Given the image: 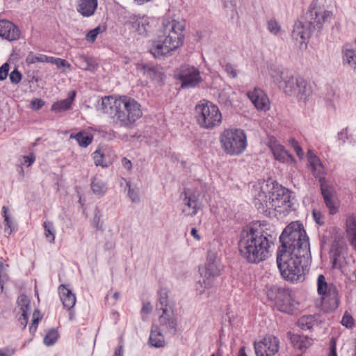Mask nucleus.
<instances>
[{"label":"nucleus","mask_w":356,"mask_h":356,"mask_svg":"<svg viewBox=\"0 0 356 356\" xmlns=\"http://www.w3.org/2000/svg\"><path fill=\"white\" fill-rule=\"evenodd\" d=\"M310 344V341L307 338L300 337V344L298 346L300 349L307 348Z\"/></svg>","instance_id":"obj_61"},{"label":"nucleus","mask_w":356,"mask_h":356,"mask_svg":"<svg viewBox=\"0 0 356 356\" xmlns=\"http://www.w3.org/2000/svg\"><path fill=\"white\" fill-rule=\"evenodd\" d=\"M224 70L227 72V74L233 79L237 77L238 73L236 68V66L231 63H226L224 66Z\"/></svg>","instance_id":"obj_47"},{"label":"nucleus","mask_w":356,"mask_h":356,"mask_svg":"<svg viewBox=\"0 0 356 356\" xmlns=\"http://www.w3.org/2000/svg\"><path fill=\"white\" fill-rule=\"evenodd\" d=\"M273 241V236L267 231L253 228L243 229L240 234L239 252L249 263L259 264L268 257Z\"/></svg>","instance_id":"obj_2"},{"label":"nucleus","mask_w":356,"mask_h":356,"mask_svg":"<svg viewBox=\"0 0 356 356\" xmlns=\"http://www.w3.org/2000/svg\"><path fill=\"white\" fill-rule=\"evenodd\" d=\"M8 265L0 261V291L2 292L3 284L8 280Z\"/></svg>","instance_id":"obj_39"},{"label":"nucleus","mask_w":356,"mask_h":356,"mask_svg":"<svg viewBox=\"0 0 356 356\" xmlns=\"http://www.w3.org/2000/svg\"><path fill=\"white\" fill-rule=\"evenodd\" d=\"M3 211L5 221L4 232L6 234L10 235L13 232L12 222L8 215L7 214V209L6 207H3Z\"/></svg>","instance_id":"obj_45"},{"label":"nucleus","mask_w":356,"mask_h":356,"mask_svg":"<svg viewBox=\"0 0 356 356\" xmlns=\"http://www.w3.org/2000/svg\"><path fill=\"white\" fill-rule=\"evenodd\" d=\"M20 30L10 21L0 20V37L8 41H15L20 37Z\"/></svg>","instance_id":"obj_18"},{"label":"nucleus","mask_w":356,"mask_h":356,"mask_svg":"<svg viewBox=\"0 0 356 356\" xmlns=\"http://www.w3.org/2000/svg\"><path fill=\"white\" fill-rule=\"evenodd\" d=\"M94 162L96 165L107 167L108 163L104 161V154L100 149H97L93 153Z\"/></svg>","instance_id":"obj_42"},{"label":"nucleus","mask_w":356,"mask_h":356,"mask_svg":"<svg viewBox=\"0 0 356 356\" xmlns=\"http://www.w3.org/2000/svg\"><path fill=\"white\" fill-rule=\"evenodd\" d=\"M201 277L195 284V289L200 294L206 293L207 291L211 289L214 285L215 278L200 272Z\"/></svg>","instance_id":"obj_26"},{"label":"nucleus","mask_w":356,"mask_h":356,"mask_svg":"<svg viewBox=\"0 0 356 356\" xmlns=\"http://www.w3.org/2000/svg\"><path fill=\"white\" fill-rule=\"evenodd\" d=\"M313 216L317 224L322 225L324 223L323 216L320 211L314 210Z\"/></svg>","instance_id":"obj_57"},{"label":"nucleus","mask_w":356,"mask_h":356,"mask_svg":"<svg viewBox=\"0 0 356 356\" xmlns=\"http://www.w3.org/2000/svg\"><path fill=\"white\" fill-rule=\"evenodd\" d=\"M291 145L293 147L297 155L299 157H302L304 155V152L302 149V148L299 146L298 142L295 140L294 139L291 140Z\"/></svg>","instance_id":"obj_58"},{"label":"nucleus","mask_w":356,"mask_h":356,"mask_svg":"<svg viewBox=\"0 0 356 356\" xmlns=\"http://www.w3.org/2000/svg\"><path fill=\"white\" fill-rule=\"evenodd\" d=\"M44 105V102L40 99H33L31 102V107L33 110H39Z\"/></svg>","instance_id":"obj_53"},{"label":"nucleus","mask_w":356,"mask_h":356,"mask_svg":"<svg viewBox=\"0 0 356 356\" xmlns=\"http://www.w3.org/2000/svg\"><path fill=\"white\" fill-rule=\"evenodd\" d=\"M221 270L222 266L216 253L208 252L204 267L200 269V272L216 278L220 275Z\"/></svg>","instance_id":"obj_16"},{"label":"nucleus","mask_w":356,"mask_h":356,"mask_svg":"<svg viewBox=\"0 0 356 356\" xmlns=\"http://www.w3.org/2000/svg\"><path fill=\"white\" fill-rule=\"evenodd\" d=\"M114 106L113 122L120 127L132 129L143 115L140 104L133 98L121 97Z\"/></svg>","instance_id":"obj_6"},{"label":"nucleus","mask_w":356,"mask_h":356,"mask_svg":"<svg viewBox=\"0 0 356 356\" xmlns=\"http://www.w3.org/2000/svg\"><path fill=\"white\" fill-rule=\"evenodd\" d=\"M17 304L22 314H29L30 300L26 296L20 295L17 298Z\"/></svg>","instance_id":"obj_36"},{"label":"nucleus","mask_w":356,"mask_h":356,"mask_svg":"<svg viewBox=\"0 0 356 356\" xmlns=\"http://www.w3.org/2000/svg\"><path fill=\"white\" fill-rule=\"evenodd\" d=\"M54 65H56L58 68L67 67L70 69L71 67L70 64L67 61L59 58H57L56 60H55Z\"/></svg>","instance_id":"obj_56"},{"label":"nucleus","mask_w":356,"mask_h":356,"mask_svg":"<svg viewBox=\"0 0 356 356\" xmlns=\"http://www.w3.org/2000/svg\"><path fill=\"white\" fill-rule=\"evenodd\" d=\"M343 62L356 71V53L354 49L346 47L343 50Z\"/></svg>","instance_id":"obj_33"},{"label":"nucleus","mask_w":356,"mask_h":356,"mask_svg":"<svg viewBox=\"0 0 356 356\" xmlns=\"http://www.w3.org/2000/svg\"><path fill=\"white\" fill-rule=\"evenodd\" d=\"M184 21L163 19L156 38L152 40L149 52L155 58L161 59L179 48L184 41Z\"/></svg>","instance_id":"obj_3"},{"label":"nucleus","mask_w":356,"mask_h":356,"mask_svg":"<svg viewBox=\"0 0 356 356\" xmlns=\"http://www.w3.org/2000/svg\"><path fill=\"white\" fill-rule=\"evenodd\" d=\"M339 254H337V252H335L334 254V256L332 258V268H333L338 269V268H340L341 266V262L339 259Z\"/></svg>","instance_id":"obj_59"},{"label":"nucleus","mask_w":356,"mask_h":356,"mask_svg":"<svg viewBox=\"0 0 356 356\" xmlns=\"http://www.w3.org/2000/svg\"><path fill=\"white\" fill-rule=\"evenodd\" d=\"M282 243L278 251L288 252L292 255L308 257L310 255L309 237L303 225L299 222H292L280 236Z\"/></svg>","instance_id":"obj_5"},{"label":"nucleus","mask_w":356,"mask_h":356,"mask_svg":"<svg viewBox=\"0 0 356 356\" xmlns=\"http://www.w3.org/2000/svg\"><path fill=\"white\" fill-rule=\"evenodd\" d=\"M289 191L277 182L268 181L264 184L260 191L254 198V204L257 211L266 216L278 209L287 210L291 208Z\"/></svg>","instance_id":"obj_4"},{"label":"nucleus","mask_w":356,"mask_h":356,"mask_svg":"<svg viewBox=\"0 0 356 356\" xmlns=\"http://www.w3.org/2000/svg\"><path fill=\"white\" fill-rule=\"evenodd\" d=\"M76 65L80 69L88 71H94L96 68V64L92 58L86 56L84 54L79 55L76 57Z\"/></svg>","instance_id":"obj_30"},{"label":"nucleus","mask_w":356,"mask_h":356,"mask_svg":"<svg viewBox=\"0 0 356 356\" xmlns=\"http://www.w3.org/2000/svg\"><path fill=\"white\" fill-rule=\"evenodd\" d=\"M177 79L181 81V87L193 88L202 81L200 73L197 69L193 66H181L175 73Z\"/></svg>","instance_id":"obj_13"},{"label":"nucleus","mask_w":356,"mask_h":356,"mask_svg":"<svg viewBox=\"0 0 356 356\" xmlns=\"http://www.w3.org/2000/svg\"><path fill=\"white\" fill-rule=\"evenodd\" d=\"M159 294V298L156 304V310L161 311L163 314L172 310L171 307L169 306L167 291L165 290H161Z\"/></svg>","instance_id":"obj_32"},{"label":"nucleus","mask_w":356,"mask_h":356,"mask_svg":"<svg viewBox=\"0 0 356 356\" xmlns=\"http://www.w3.org/2000/svg\"><path fill=\"white\" fill-rule=\"evenodd\" d=\"M266 295L275 302V307L282 312L290 314L296 308V302L289 289L274 286L268 289Z\"/></svg>","instance_id":"obj_11"},{"label":"nucleus","mask_w":356,"mask_h":356,"mask_svg":"<svg viewBox=\"0 0 356 356\" xmlns=\"http://www.w3.org/2000/svg\"><path fill=\"white\" fill-rule=\"evenodd\" d=\"M347 238L353 249L356 251V217L349 216L346 219Z\"/></svg>","instance_id":"obj_27"},{"label":"nucleus","mask_w":356,"mask_h":356,"mask_svg":"<svg viewBox=\"0 0 356 356\" xmlns=\"http://www.w3.org/2000/svg\"><path fill=\"white\" fill-rule=\"evenodd\" d=\"M71 138H74L81 147H86L92 141V137L86 133L79 132L76 134H71Z\"/></svg>","instance_id":"obj_35"},{"label":"nucleus","mask_w":356,"mask_h":356,"mask_svg":"<svg viewBox=\"0 0 356 356\" xmlns=\"http://www.w3.org/2000/svg\"><path fill=\"white\" fill-rule=\"evenodd\" d=\"M29 314H22L21 316L19 318V321L20 324L22 325L23 328H24L26 326V324L28 323Z\"/></svg>","instance_id":"obj_62"},{"label":"nucleus","mask_w":356,"mask_h":356,"mask_svg":"<svg viewBox=\"0 0 356 356\" xmlns=\"http://www.w3.org/2000/svg\"><path fill=\"white\" fill-rule=\"evenodd\" d=\"M122 164L123 167L128 170H130L132 168V164H131V161L125 157L122 158Z\"/></svg>","instance_id":"obj_63"},{"label":"nucleus","mask_w":356,"mask_h":356,"mask_svg":"<svg viewBox=\"0 0 356 356\" xmlns=\"http://www.w3.org/2000/svg\"><path fill=\"white\" fill-rule=\"evenodd\" d=\"M117 99H113L111 96H106L101 98L97 102V108L104 113H110L113 118H114V108Z\"/></svg>","instance_id":"obj_28"},{"label":"nucleus","mask_w":356,"mask_h":356,"mask_svg":"<svg viewBox=\"0 0 356 356\" xmlns=\"http://www.w3.org/2000/svg\"><path fill=\"white\" fill-rule=\"evenodd\" d=\"M296 84L298 99L306 102L312 94V86L302 77L296 78Z\"/></svg>","instance_id":"obj_24"},{"label":"nucleus","mask_w":356,"mask_h":356,"mask_svg":"<svg viewBox=\"0 0 356 356\" xmlns=\"http://www.w3.org/2000/svg\"><path fill=\"white\" fill-rule=\"evenodd\" d=\"M271 77L275 83L278 84L279 88L287 95H292L296 92V79L293 72L285 69L271 73Z\"/></svg>","instance_id":"obj_12"},{"label":"nucleus","mask_w":356,"mask_h":356,"mask_svg":"<svg viewBox=\"0 0 356 356\" xmlns=\"http://www.w3.org/2000/svg\"><path fill=\"white\" fill-rule=\"evenodd\" d=\"M91 189L96 195H103L106 191V185L101 179L94 177L91 182Z\"/></svg>","instance_id":"obj_34"},{"label":"nucleus","mask_w":356,"mask_h":356,"mask_svg":"<svg viewBox=\"0 0 356 356\" xmlns=\"http://www.w3.org/2000/svg\"><path fill=\"white\" fill-rule=\"evenodd\" d=\"M223 150L230 155H238L246 148L247 138L245 132L239 129L224 130L220 136Z\"/></svg>","instance_id":"obj_9"},{"label":"nucleus","mask_w":356,"mask_h":356,"mask_svg":"<svg viewBox=\"0 0 356 356\" xmlns=\"http://www.w3.org/2000/svg\"><path fill=\"white\" fill-rule=\"evenodd\" d=\"M305 258V257H299L298 255L278 251L277 264L282 276L291 282L300 280L304 274L302 261Z\"/></svg>","instance_id":"obj_7"},{"label":"nucleus","mask_w":356,"mask_h":356,"mask_svg":"<svg viewBox=\"0 0 356 356\" xmlns=\"http://www.w3.org/2000/svg\"><path fill=\"white\" fill-rule=\"evenodd\" d=\"M9 68H10L9 64L7 63H4L3 65H2L0 67V80L1 81H3L6 79V77L8 74Z\"/></svg>","instance_id":"obj_51"},{"label":"nucleus","mask_w":356,"mask_h":356,"mask_svg":"<svg viewBox=\"0 0 356 356\" xmlns=\"http://www.w3.org/2000/svg\"><path fill=\"white\" fill-rule=\"evenodd\" d=\"M247 95L257 109L262 111L269 108L268 98L262 90L255 88Z\"/></svg>","instance_id":"obj_20"},{"label":"nucleus","mask_w":356,"mask_h":356,"mask_svg":"<svg viewBox=\"0 0 356 356\" xmlns=\"http://www.w3.org/2000/svg\"><path fill=\"white\" fill-rule=\"evenodd\" d=\"M149 343L151 346L155 348H162L165 346V338L157 325H153L152 327Z\"/></svg>","instance_id":"obj_29"},{"label":"nucleus","mask_w":356,"mask_h":356,"mask_svg":"<svg viewBox=\"0 0 356 356\" xmlns=\"http://www.w3.org/2000/svg\"><path fill=\"white\" fill-rule=\"evenodd\" d=\"M93 225L98 230L103 229V222L101 221L100 212L95 210L93 218Z\"/></svg>","instance_id":"obj_48"},{"label":"nucleus","mask_w":356,"mask_h":356,"mask_svg":"<svg viewBox=\"0 0 356 356\" xmlns=\"http://www.w3.org/2000/svg\"><path fill=\"white\" fill-rule=\"evenodd\" d=\"M21 79L22 74L17 70L12 71L10 74V80L13 83L17 84L20 82Z\"/></svg>","instance_id":"obj_50"},{"label":"nucleus","mask_w":356,"mask_h":356,"mask_svg":"<svg viewBox=\"0 0 356 356\" xmlns=\"http://www.w3.org/2000/svg\"><path fill=\"white\" fill-rule=\"evenodd\" d=\"M267 29L270 33L275 35H278L282 32V28L280 23L273 19L268 21Z\"/></svg>","instance_id":"obj_40"},{"label":"nucleus","mask_w":356,"mask_h":356,"mask_svg":"<svg viewBox=\"0 0 356 356\" xmlns=\"http://www.w3.org/2000/svg\"><path fill=\"white\" fill-rule=\"evenodd\" d=\"M127 185L129 186L128 195H129V197L131 198L132 202H138L140 201V199H139V196H138V192L136 191L134 189H131L130 188V185L129 184H127Z\"/></svg>","instance_id":"obj_52"},{"label":"nucleus","mask_w":356,"mask_h":356,"mask_svg":"<svg viewBox=\"0 0 356 356\" xmlns=\"http://www.w3.org/2000/svg\"><path fill=\"white\" fill-rule=\"evenodd\" d=\"M159 323L167 332L172 335H175L177 332V322L176 318L173 315V310L169 311L166 314H162L159 316Z\"/></svg>","instance_id":"obj_21"},{"label":"nucleus","mask_w":356,"mask_h":356,"mask_svg":"<svg viewBox=\"0 0 356 356\" xmlns=\"http://www.w3.org/2000/svg\"><path fill=\"white\" fill-rule=\"evenodd\" d=\"M317 291L322 296V304L326 312L333 311L338 307V291L335 285L326 281L323 275H319L318 277Z\"/></svg>","instance_id":"obj_10"},{"label":"nucleus","mask_w":356,"mask_h":356,"mask_svg":"<svg viewBox=\"0 0 356 356\" xmlns=\"http://www.w3.org/2000/svg\"><path fill=\"white\" fill-rule=\"evenodd\" d=\"M40 319V312L38 310H35L33 314L32 323L29 328L31 332H35Z\"/></svg>","instance_id":"obj_49"},{"label":"nucleus","mask_w":356,"mask_h":356,"mask_svg":"<svg viewBox=\"0 0 356 356\" xmlns=\"http://www.w3.org/2000/svg\"><path fill=\"white\" fill-rule=\"evenodd\" d=\"M274 157L281 162L295 161L294 158L284 149V147L280 145L276 140H271L269 144Z\"/></svg>","instance_id":"obj_23"},{"label":"nucleus","mask_w":356,"mask_h":356,"mask_svg":"<svg viewBox=\"0 0 356 356\" xmlns=\"http://www.w3.org/2000/svg\"><path fill=\"white\" fill-rule=\"evenodd\" d=\"M58 334L56 330H50L44 338V343L47 346L53 345L57 340Z\"/></svg>","instance_id":"obj_43"},{"label":"nucleus","mask_w":356,"mask_h":356,"mask_svg":"<svg viewBox=\"0 0 356 356\" xmlns=\"http://www.w3.org/2000/svg\"><path fill=\"white\" fill-rule=\"evenodd\" d=\"M124 24L134 32L146 37L150 31L149 19L147 16L131 14L126 17Z\"/></svg>","instance_id":"obj_14"},{"label":"nucleus","mask_w":356,"mask_h":356,"mask_svg":"<svg viewBox=\"0 0 356 356\" xmlns=\"http://www.w3.org/2000/svg\"><path fill=\"white\" fill-rule=\"evenodd\" d=\"M75 95L76 92L75 91H73L71 97L54 103L51 106V110L56 113L68 110L72 105Z\"/></svg>","instance_id":"obj_31"},{"label":"nucleus","mask_w":356,"mask_h":356,"mask_svg":"<svg viewBox=\"0 0 356 356\" xmlns=\"http://www.w3.org/2000/svg\"><path fill=\"white\" fill-rule=\"evenodd\" d=\"M308 161L312 168V170L320 173L322 170V165L320 163L319 159L316 156L314 155L311 151L308 152Z\"/></svg>","instance_id":"obj_38"},{"label":"nucleus","mask_w":356,"mask_h":356,"mask_svg":"<svg viewBox=\"0 0 356 356\" xmlns=\"http://www.w3.org/2000/svg\"><path fill=\"white\" fill-rule=\"evenodd\" d=\"M224 6L226 8L234 10L237 6L238 0H222Z\"/></svg>","instance_id":"obj_54"},{"label":"nucleus","mask_w":356,"mask_h":356,"mask_svg":"<svg viewBox=\"0 0 356 356\" xmlns=\"http://www.w3.org/2000/svg\"><path fill=\"white\" fill-rule=\"evenodd\" d=\"M332 17V13L326 10L319 0H314L305 15V22H296L292 31V38L300 49L306 48L311 35L321 32L324 24Z\"/></svg>","instance_id":"obj_1"},{"label":"nucleus","mask_w":356,"mask_h":356,"mask_svg":"<svg viewBox=\"0 0 356 356\" xmlns=\"http://www.w3.org/2000/svg\"><path fill=\"white\" fill-rule=\"evenodd\" d=\"M321 191L324 200V202L329 209L330 213H336L338 211V208L337 198L333 188L325 183H321Z\"/></svg>","instance_id":"obj_19"},{"label":"nucleus","mask_w":356,"mask_h":356,"mask_svg":"<svg viewBox=\"0 0 356 356\" xmlns=\"http://www.w3.org/2000/svg\"><path fill=\"white\" fill-rule=\"evenodd\" d=\"M298 323L302 330H309L313 327L314 318L311 316H302L299 319Z\"/></svg>","instance_id":"obj_41"},{"label":"nucleus","mask_w":356,"mask_h":356,"mask_svg":"<svg viewBox=\"0 0 356 356\" xmlns=\"http://www.w3.org/2000/svg\"><path fill=\"white\" fill-rule=\"evenodd\" d=\"M44 229V236L49 243H54L55 240V229L51 222H44L43 223Z\"/></svg>","instance_id":"obj_37"},{"label":"nucleus","mask_w":356,"mask_h":356,"mask_svg":"<svg viewBox=\"0 0 356 356\" xmlns=\"http://www.w3.org/2000/svg\"><path fill=\"white\" fill-rule=\"evenodd\" d=\"M152 311V306L149 302H144L141 309L142 314H149Z\"/></svg>","instance_id":"obj_60"},{"label":"nucleus","mask_w":356,"mask_h":356,"mask_svg":"<svg viewBox=\"0 0 356 356\" xmlns=\"http://www.w3.org/2000/svg\"><path fill=\"white\" fill-rule=\"evenodd\" d=\"M46 60L45 55H34L33 53H30L26 58V62L28 64H33L35 63H44V60Z\"/></svg>","instance_id":"obj_44"},{"label":"nucleus","mask_w":356,"mask_h":356,"mask_svg":"<svg viewBox=\"0 0 356 356\" xmlns=\"http://www.w3.org/2000/svg\"><path fill=\"white\" fill-rule=\"evenodd\" d=\"M279 339L272 335L266 336L259 342L254 343L257 356H273L279 350Z\"/></svg>","instance_id":"obj_15"},{"label":"nucleus","mask_w":356,"mask_h":356,"mask_svg":"<svg viewBox=\"0 0 356 356\" xmlns=\"http://www.w3.org/2000/svg\"><path fill=\"white\" fill-rule=\"evenodd\" d=\"M102 32L100 26H97L94 29L90 30L86 35V40L90 43H93L97 35Z\"/></svg>","instance_id":"obj_46"},{"label":"nucleus","mask_w":356,"mask_h":356,"mask_svg":"<svg viewBox=\"0 0 356 356\" xmlns=\"http://www.w3.org/2000/svg\"><path fill=\"white\" fill-rule=\"evenodd\" d=\"M184 197L181 203V213L184 216H194L200 209V203L197 199L191 195L188 191H184Z\"/></svg>","instance_id":"obj_17"},{"label":"nucleus","mask_w":356,"mask_h":356,"mask_svg":"<svg viewBox=\"0 0 356 356\" xmlns=\"http://www.w3.org/2000/svg\"><path fill=\"white\" fill-rule=\"evenodd\" d=\"M24 163L27 164V166H31L35 160V156L33 153H30L27 156H23Z\"/></svg>","instance_id":"obj_55"},{"label":"nucleus","mask_w":356,"mask_h":356,"mask_svg":"<svg viewBox=\"0 0 356 356\" xmlns=\"http://www.w3.org/2000/svg\"><path fill=\"white\" fill-rule=\"evenodd\" d=\"M195 111L197 122L202 129L212 130L222 122V116L219 108L211 102L200 101Z\"/></svg>","instance_id":"obj_8"},{"label":"nucleus","mask_w":356,"mask_h":356,"mask_svg":"<svg viewBox=\"0 0 356 356\" xmlns=\"http://www.w3.org/2000/svg\"><path fill=\"white\" fill-rule=\"evenodd\" d=\"M59 295L64 307L70 310L76 303V296L65 285L59 286Z\"/></svg>","instance_id":"obj_25"},{"label":"nucleus","mask_w":356,"mask_h":356,"mask_svg":"<svg viewBox=\"0 0 356 356\" xmlns=\"http://www.w3.org/2000/svg\"><path fill=\"white\" fill-rule=\"evenodd\" d=\"M98 5L97 0H79L76 10L83 17H88L94 15Z\"/></svg>","instance_id":"obj_22"},{"label":"nucleus","mask_w":356,"mask_h":356,"mask_svg":"<svg viewBox=\"0 0 356 356\" xmlns=\"http://www.w3.org/2000/svg\"><path fill=\"white\" fill-rule=\"evenodd\" d=\"M329 356H337V350H336L335 341H334V339L333 338L331 339L330 353Z\"/></svg>","instance_id":"obj_64"}]
</instances>
